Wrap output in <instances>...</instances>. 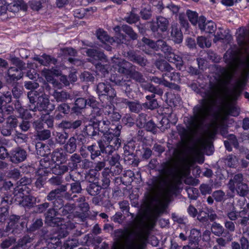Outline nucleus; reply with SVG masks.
Wrapping results in <instances>:
<instances>
[{"instance_id":"obj_1","label":"nucleus","mask_w":249,"mask_h":249,"mask_svg":"<svg viewBox=\"0 0 249 249\" xmlns=\"http://www.w3.org/2000/svg\"><path fill=\"white\" fill-rule=\"evenodd\" d=\"M97 145L93 143L87 147V153L86 155L82 154L85 158L90 155V159L95 160L100 156L103 157L105 155H112L116 150H118L121 145V139L120 137L112 138L107 137L106 136H101L97 141Z\"/></svg>"},{"instance_id":"obj_2","label":"nucleus","mask_w":249,"mask_h":249,"mask_svg":"<svg viewBox=\"0 0 249 249\" xmlns=\"http://www.w3.org/2000/svg\"><path fill=\"white\" fill-rule=\"evenodd\" d=\"M122 125L117 122L116 124L110 123L108 121H90L83 131L89 138L96 136L97 134L101 136L107 137H120Z\"/></svg>"},{"instance_id":"obj_3","label":"nucleus","mask_w":249,"mask_h":249,"mask_svg":"<svg viewBox=\"0 0 249 249\" xmlns=\"http://www.w3.org/2000/svg\"><path fill=\"white\" fill-rule=\"evenodd\" d=\"M209 86L210 90L205 92L206 98L200 100L199 104L196 105L193 108V115L190 117L188 122L191 126L195 127L197 123L203 122L207 113L212 110V108L208 106L210 102L209 99L216 93L218 84L210 81Z\"/></svg>"},{"instance_id":"obj_4","label":"nucleus","mask_w":249,"mask_h":249,"mask_svg":"<svg viewBox=\"0 0 249 249\" xmlns=\"http://www.w3.org/2000/svg\"><path fill=\"white\" fill-rule=\"evenodd\" d=\"M87 106V99L78 98L71 92L63 91V114H69L72 117L81 113L82 110Z\"/></svg>"},{"instance_id":"obj_5","label":"nucleus","mask_w":249,"mask_h":249,"mask_svg":"<svg viewBox=\"0 0 249 249\" xmlns=\"http://www.w3.org/2000/svg\"><path fill=\"white\" fill-rule=\"evenodd\" d=\"M76 205L74 203H68L64 204L63 202V238L66 237L68 230H71L75 228L73 222L75 217L82 218L83 213L75 212Z\"/></svg>"},{"instance_id":"obj_6","label":"nucleus","mask_w":249,"mask_h":249,"mask_svg":"<svg viewBox=\"0 0 249 249\" xmlns=\"http://www.w3.org/2000/svg\"><path fill=\"white\" fill-rule=\"evenodd\" d=\"M47 199L53 201V210L54 212V218L52 219L53 223L57 226L62 225L61 218L62 210V187L53 190L47 195Z\"/></svg>"},{"instance_id":"obj_7","label":"nucleus","mask_w":249,"mask_h":249,"mask_svg":"<svg viewBox=\"0 0 249 249\" xmlns=\"http://www.w3.org/2000/svg\"><path fill=\"white\" fill-rule=\"evenodd\" d=\"M96 91L99 98L103 103H111L116 96L115 89L109 83L101 82L96 85Z\"/></svg>"},{"instance_id":"obj_8","label":"nucleus","mask_w":249,"mask_h":249,"mask_svg":"<svg viewBox=\"0 0 249 249\" xmlns=\"http://www.w3.org/2000/svg\"><path fill=\"white\" fill-rule=\"evenodd\" d=\"M62 152L59 150L54 151L52 154V160L54 166L52 167L53 173L56 176L52 178L50 181L55 185H59L62 182L61 174H62Z\"/></svg>"},{"instance_id":"obj_9","label":"nucleus","mask_w":249,"mask_h":249,"mask_svg":"<svg viewBox=\"0 0 249 249\" xmlns=\"http://www.w3.org/2000/svg\"><path fill=\"white\" fill-rule=\"evenodd\" d=\"M82 190L81 183L79 181L63 185V198L70 201H78V196L76 193H79Z\"/></svg>"},{"instance_id":"obj_10","label":"nucleus","mask_w":249,"mask_h":249,"mask_svg":"<svg viewBox=\"0 0 249 249\" xmlns=\"http://www.w3.org/2000/svg\"><path fill=\"white\" fill-rule=\"evenodd\" d=\"M168 20L163 17H157L156 21H152L149 23V28L155 35L161 37L163 33L166 32L169 26Z\"/></svg>"},{"instance_id":"obj_11","label":"nucleus","mask_w":249,"mask_h":249,"mask_svg":"<svg viewBox=\"0 0 249 249\" xmlns=\"http://www.w3.org/2000/svg\"><path fill=\"white\" fill-rule=\"evenodd\" d=\"M82 161L79 154H74L68 159L67 154H63V174L69 171H72L77 167L78 164Z\"/></svg>"},{"instance_id":"obj_12","label":"nucleus","mask_w":249,"mask_h":249,"mask_svg":"<svg viewBox=\"0 0 249 249\" xmlns=\"http://www.w3.org/2000/svg\"><path fill=\"white\" fill-rule=\"evenodd\" d=\"M24 181L20 182V184L14 188L13 191L14 198L18 203L31 191V189L26 184H22Z\"/></svg>"},{"instance_id":"obj_13","label":"nucleus","mask_w":249,"mask_h":249,"mask_svg":"<svg viewBox=\"0 0 249 249\" xmlns=\"http://www.w3.org/2000/svg\"><path fill=\"white\" fill-rule=\"evenodd\" d=\"M27 156L25 150L20 147H17L10 152V161L18 164L24 161Z\"/></svg>"},{"instance_id":"obj_14","label":"nucleus","mask_w":249,"mask_h":249,"mask_svg":"<svg viewBox=\"0 0 249 249\" xmlns=\"http://www.w3.org/2000/svg\"><path fill=\"white\" fill-rule=\"evenodd\" d=\"M133 66L129 62L122 59H117L113 63L114 70L125 76H127Z\"/></svg>"},{"instance_id":"obj_15","label":"nucleus","mask_w":249,"mask_h":249,"mask_svg":"<svg viewBox=\"0 0 249 249\" xmlns=\"http://www.w3.org/2000/svg\"><path fill=\"white\" fill-rule=\"evenodd\" d=\"M53 160H51L49 156L45 157L41 159L39 161V165L36 173L38 176L43 177L47 175L51 171Z\"/></svg>"},{"instance_id":"obj_16","label":"nucleus","mask_w":249,"mask_h":249,"mask_svg":"<svg viewBox=\"0 0 249 249\" xmlns=\"http://www.w3.org/2000/svg\"><path fill=\"white\" fill-rule=\"evenodd\" d=\"M167 184V180L160 176H153L148 183L149 187L158 190H162Z\"/></svg>"},{"instance_id":"obj_17","label":"nucleus","mask_w":249,"mask_h":249,"mask_svg":"<svg viewBox=\"0 0 249 249\" xmlns=\"http://www.w3.org/2000/svg\"><path fill=\"white\" fill-rule=\"evenodd\" d=\"M120 156L118 154L112 156L108 158L109 165H110V172L113 175H119L122 171V166L119 162Z\"/></svg>"},{"instance_id":"obj_18","label":"nucleus","mask_w":249,"mask_h":249,"mask_svg":"<svg viewBox=\"0 0 249 249\" xmlns=\"http://www.w3.org/2000/svg\"><path fill=\"white\" fill-rule=\"evenodd\" d=\"M110 80L116 85H121L122 86V89L125 91L128 97L130 98L131 96H133V95L131 94L133 91L132 88L133 86L124 81L123 82L122 79H121V76L117 75L116 76L114 75L111 76Z\"/></svg>"},{"instance_id":"obj_19","label":"nucleus","mask_w":249,"mask_h":249,"mask_svg":"<svg viewBox=\"0 0 249 249\" xmlns=\"http://www.w3.org/2000/svg\"><path fill=\"white\" fill-rule=\"evenodd\" d=\"M49 100L45 95H42L38 97V102L36 106H29V109L33 111L38 110L42 111L47 109L49 104Z\"/></svg>"},{"instance_id":"obj_20","label":"nucleus","mask_w":249,"mask_h":249,"mask_svg":"<svg viewBox=\"0 0 249 249\" xmlns=\"http://www.w3.org/2000/svg\"><path fill=\"white\" fill-rule=\"evenodd\" d=\"M87 55L92 58L93 62H107V59L106 55L102 52L94 49H88L86 51Z\"/></svg>"},{"instance_id":"obj_21","label":"nucleus","mask_w":249,"mask_h":249,"mask_svg":"<svg viewBox=\"0 0 249 249\" xmlns=\"http://www.w3.org/2000/svg\"><path fill=\"white\" fill-rule=\"evenodd\" d=\"M155 96L154 94L146 96V101L142 103V106L144 110L148 109L153 110L158 108L159 104L157 99L155 98Z\"/></svg>"},{"instance_id":"obj_22","label":"nucleus","mask_w":249,"mask_h":249,"mask_svg":"<svg viewBox=\"0 0 249 249\" xmlns=\"http://www.w3.org/2000/svg\"><path fill=\"white\" fill-rule=\"evenodd\" d=\"M127 57L130 61L141 66L143 67L146 65L147 60L134 51L130 50L127 52Z\"/></svg>"},{"instance_id":"obj_23","label":"nucleus","mask_w":249,"mask_h":249,"mask_svg":"<svg viewBox=\"0 0 249 249\" xmlns=\"http://www.w3.org/2000/svg\"><path fill=\"white\" fill-rule=\"evenodd\" d=\"M159 171L160 175L173 177L176 174V169L172 166L170 161H167L161 164V169Z\"/></svg>"},{"instance_id":"obj_24","label":"nucleus","mask_w":249,"mask_h":249,"mask_svg":"<svg viewBox=\"0 0 249 249\" xmlns=\"http://www.w3.org/2000/svg\"><path fill=\"white\" fill-rule=\"evenodd\" d=\"M7 10L13 13H17L19 10L26 11L28 6L26 3L22 0L14 1L7 5Z\"/></svg>"},{"instance_id":"obj_25","label":"nucleus","mask_w":249,"mask_h":249,"mask_svg":"<svg viewBox=\"0 0 249 249\" xmlns=\"http://www.w3.org/2000/svg\"><path fill=\"white\" fill-rule=\"evenodd\" d=\"M171 36L172 37V39L176 43H180L182 41V32L181 30L180 27L177 24L172 25Z\"/></svg>"},{"instance_id":"obj_26","label":"nucleus","mask_w":249,"mask_h":249,"mask_svg":"<svg viewBox=\"0 0 249 249\" xmlns=\"http://www.w3.org/2000/svg\"><path fill=\"white\" fill-rule=\"evenodd\" d=\"M201 232L200 230H197L196 229L194 228L190 231V235L188 236V239L189 241L190 246H192L194 244V247H198L199 242L201 240Z\"/></svg>"},{"instance_id":"obj_27","label":"nucleus","mask_w":249,"mask_h":249,"mask_svg":"<svg viewBox=\"0 0 249 249\" xmlns=\"http://www.w3.org/2000/svg\"><path fill=\"white\" fill-rule=\"evenodd\" d=\"M123 102L126 105L127 107L131 112L139 113L142 110H144V108L142 106V103H141L140 102L138 101H130L127 99H123Z\"/></svg>"},{"instance_id":"obj_28","label":"nucleus","mask_w":249,"mask_h":249,"mask_svg":"<svg viewBox=\"0 0 249 249\" xmlns=\"http://www.w3.org/2000/svg\"><path fill=\"white\" fill-rule=\"evenodd\" d=\"M168 61L175 64L176 68L179 70H181L184 66V62L182 57L175 53H169L167 55Z\"/></svg>"},{"instance_id":"obj_29","label":"nucleus","mask_w":249,"mask_h":249,"mask_svg":"<svg viewBox=\"0 0 249 249\" xmlns=\"http://www.w3.org/2000/svg\"><path fill=\"white\" fill-rule=\"evenodd\" d=\"M86 190L88 193L92 196H97L100 193H102V189L100 187V185L96 182H89L87 186Z\"/></svg>"},{"instance_id":"obj_30","label":"nucleus","mask_w":249,"mask_h":249,"mask_svg":"<svg viewBox=\"0 0 249 249\" xmlns=\"http://www.w3.org/2000/svg\"><path fill=\"white\" fill-rule=\"evenodd\" d=\"M110 175L108 171H104L102 172V177H101V188L102 189V193H106V189H107L110 183Z\"/></svg>"},{"instance_id":"obj_31","label":"nucleus","mask_w":249,"mask_h":249,"mask_svg":"<svg viewBox=\"0 0 249 249\" xmlns=\"http://www.w3.org/2000/svg\"><path fill=\"white\" fill-rule=\"evenodd\" d=\"M94 65L97 72H100L102 75L105 76L106 73H108V69L110 66L108 65V61L107 62H92Z\"/></svg>"},{"instance_id":"obj_32","label":"nucleus","mask_w":249,"mask_h":249,"mask_svg":"<svg viewBox=\"0 0 249 249\" xmlns=\"http://www.w3.org/2000/svg\"><path fill=\"white\" fill-rule=\"evenodd\" d=\"M22 71L16 67H12L8 70V77L13 81H17L23 76Z\"/></svg>"},{"instance_id":"obj_33","label":"nucleus","mask_w":249,"mask_h":249,"mask_svg":"<svg viewBox=\"0 0 249 249\" xmlns=\"http://www.w3.org/2000/svg\"><path fill=\"white\" fill-rule=\"evenodd\" d=\"M223 58L225 63L229 65H233L236 62L237 59V52L231 50L230 52H227L224 55Z\"/></svg>"},{"instance_id":"obj_34","label":"nucleus","mask_w":249,"mask_h":249,"mask_svg":"<svg viewBox=\"0 0 249 249\" xmlns=\"http://www.w3.org/2000/svg\"><path fill=\"white\" fill-rule=\"evenodd\" d=\"M142 87L145 92L148 91L151 94H154L155 95L157 94L160 96L163 94V91L162 89L159 87L153 86L150 83H145L142 84Z\"/></svg>"},{"instance_id":"obj_35","label":"nucleus","mask_w":249,"mask_h":249,"mask_svg":"<svg viewBox=\"0 0 249 249\" xmlns=\"http://www.w3.org/2000/svg\"><path fill=\"white\" fill-rule=\"evenodd\" d=\"M76 149V140L74 137L70 138L67 143L63 145L65 154L67 153H73Z\"/></svg>"},{"instance_id":"obj_36","label":"nucleus","mask_w":249,"mask_h":249,"mask_svg":"<svg viewBox=\"0 0 249 249\" xmlns=\"http://www.w3.org/2000/svg\"><path fill=\"white\" fill-rule=\"evenodd\" d=\"M136 153L137 155L141 158L142 160H147L151 156L152 151L148 147L142 146L141 148L139 147L138 149H137Z\"/></svg>"},{"instance_id":"obj_37","label":"nucleus","mask_w":249,"mask_h":249,"mask_svg":"<svg viewBox=\"0 0 249 249\" xmlns=\"http://www.w3.org/2000/svg\"><path fill=\"white\" fill-rule=\"evenodd\" d=\"M126 77L132 79L139 83H143L145 80L141 72L136 71L134 66L130 70Z\"/></svg>"},{"instance_id":"obj_38","label":"nucleus","mask_w":249,"mask_h":249,"mask_svg":"<svg viewBox=\"0 0 249 249\" xmlns=\"http://www.w3.org/2000/svg\"><path fill=\"white\" fill-rule=\"evenodd\" d=\"M249 36V31L243 29L238 35L236 37L237 44L240 46H243L246 43V39Z\"/></svg>"},{"instance_id":"obj_39","label":"nucleus","mask_w":249,"mask_h":249,"mask_svg":"<svg viewBox=\"0 0 249 249\" xmlns=\"http://www.w3.org/2000/svg\"><path fill=\"white\" fill-rule=\"evenodd\" d=\"M155 65L159 70L162 72H167L169 70H173V68L164 60H157Z\"/></svg>"},{"instance_id":"obj_40","label":"nucleus","mask_w":249,"mask_h":249,"mask_svg":"<svg viewBox=\"0 0 249 249\" xmlns=\"http://www.w3.org/2000/svg\"><path fill=\"white\" fill-rule=\"evenodd\" d=\"M36 202V198L33 196L27 195L18 204L21 205L25 207H32Z\"/></svg>"},{"instance_id":"obj_41","label":"nucleus","mask_w":249,"mask_h":249,"mask_svg":"<svg viewBox=\"0 0 249 249\" xmlns=\"http://www.w3.org/2000/svg\"><path fill=\"white\" fill-rule=\"evenodd\" d=\"M181 184V181L180 179L176 180L175 183L171 185L166 191V194L168 195H177L179 192V186Z\"/></svg>"},{"instance_id":"obj_42","label":"nucleus","mask_w":249,"mask_h":249,"mask_svg":"<svg viewBox=\"0 0 249 249\" xmlns=\"http://www.w3.org/2000/svg\"><path fill=\"white\" fill-rule=\"evenodd\" d=\"M234 190H235L237 194L240 196H245L248 193V186L245 183H240L239 184H236L234 186Z\"/></svg>"},{"instance_id":"obj_43","label":"nucleus","mask_w":249,"mask_h":249,"mask_svg":"<svg viewBox=\"0 0 249 249\" xmlns=\"http://www.w3.org/2000/svg\"><path fill=\"white\" fill-rule=\"evenodd\" d=\"M121 28L122 31L124 32L131 40L137 39L138 35L134 31L131 27L126 24H124L122 26Z\"/></svg>"},{"instance_id":"obj_44","label":"nucleus","mask_w":249,"mask_h":249,"mask_svg":"<svg viewBox=\"0 0 249 249\" xmlns=\"http://www.w3.org/2000/svg\"><path fill=\"white\" fill-rule=\"evenodd\" d=\"M82 124V121L78 120L74 122L63 121V130L66 129H75Z\"/></svg>"},{"instance_id":"obj_45","label":"nucleus","mask_w":249,"mask_h":249,"mask_svg":"<svg viewBox=\"0 0 249 249\" xmlns=\"http://www.w3.org/2000/svg\"><path fill=\"white\" fill-rule=\"evenodd\" d=\"M163 77H167L168 79L174 82H177L180 80V73L175 71L174 69L173 70H169L167 72H164L162 74Z\"/></svg>"},{"instance_id":"obj_46","label":"nucleus","mask_w":249,"mask_h":249,"mask_svg":"<svg viewBox=\"0 0 249 249\" xmlns=\"http://www.w3.org/2000/svg\"><path fill=\"white\" fill-rule=\"evenodd\" d=\"M243 176L242 174H237L234 175L233 178L231 179L229 182V188L232 190L234 191V186L236 184H239L240 183H243Z\"/></svg>"},{"instance_id":"obj_47","label":"nucleus","mask_w":249,"mask_h":249,"mask_svg":"<svg viewBox=\"0 0 249 249\" xmlns=\"http://www.w3.org/2000/svg\"><path fill=\"white\" fill-rule=\"evenodd\" d=\"M79 244L78 240L76 238L71 239L68 238L63 243V248L64 249H73L78 246Z\"/></svg>"},{"instance_id":"obj_48","label":"nucleus","mask_w":249,"mask_h":249,"mask_svg":"<svg viewBox=\"0 0 249 249\" xmlns=\"http://www.w3.org/2000/svg\"><path fill=\"white\" fill-rule=\"evenodd\" d=\"M205 25V29L203 30V32L212 35H214L216 30V24L212 20H208Z\"/></svg>"},{"instance_id":"obj_49","label":"nucleus","mask_w":249,"mask_h":249,"mask_svg":"<svg viewBox=\"0 0 249 249\" xmlns=\"http://www.w3.org/2000/svg\"><path fill=\"white\" fill-rule=\"evenodd\" d=\"M186 15L191 24L195 26L196 25L199 17L197 13L188 9L186 11Z\"/></svg>"},{"instance_id":"obj_50","label":"nucleus","mask_w":249,"mask_h":249,"mask_svg":"<svg viewBox=\"0 0 249 249\" xmlns=\"http://www.w3.org/2000/svg\"><path fill=\"white\" fill-rule=\"evenodd\" d=\"M124 160L130 164H137L138 156L134 153H124Z\"/></svg>"},{"instance_id":"obj_51","label":"nucleus","mask_w":249,"mask_h":249,"mask_svg":"<svg viewBox=\"0 0 249 249\" xmlns=\"http://www.w3.org/2000/svg\"><path fill=\"white\" fill-rule=\"evenodd\" d=\"M211 231L215 235L220 236L224 232V229L220 224L214 222L212 224Z\"/></svg>"},{"instance_id":"obj_52","label":"nucleus","mask_w":249,"mask_h":249,"mask_svg":"<svg viewBox=\"0 0 249 249\" xmlns=\"http://www.w3.org/2000/svg\"><path fill=\"white\" fill-rule=\"evenodd\" d=\"M36 153L41 157L49 156L48 154L46 153L45 148L48 149V146L42 142H37L36 145Z\"/></svg>"},{"instance_id":"obj_53","label":"nucleus","mask_w":249,"mask_h":249,"mask_svg":"<svg viewBox=\"0 0 249 249\" xmlns=\"http://www.w3.org/2000/svg\"><path fill=\"white\" fill-rule=\"evenodd\" d=\"M158 126L161 131H164L170 127V121L165 116H162Z\"/></svg>"},{"instance_id":"obj_54","label":"nucleus","mask_w":249,"mask_h":249,"mask_svg":"<svg viewBox=\"0 0 249 249\" xmlns=\"http://www.w3.org/2000/svg\"><path fill=\"white\" fill-rule=\"evenodd\" d=\"M147 115L144 113H141L139 115L136 122L137 125L140 128L144 127L148 120L147 119Z\"/></svg>"},{"instance_id":"obj_55","label":"nucleus","mask_w":249,"mask_h":249,"mask_svg":"<svg viewBox=\"0 0 249 249\" xmlns=\"http://www.w3.org/2000/svg\"><path fill=\"white\" fill-rule=\"evenodd\" d=\"M42 220L40 218H37L36 220H35V221H34L32 225L30 226V227L28 228H27V230L29 231L33 232L39 229L42 226Z\"/></svg>"},{"instance_id":"obj_56","label":"nucleus","mask_w":249,"mask_h":249,"mask_svg":"<svg viewBox=\"0 0 249 249\" xmlns=\"http://www.w3.org/2000/svg\"><path fill=\"white\" fill-rule=\"evenodd\" d=\"M158 126L152 120L147 121L143 128L147 131H150L155 134L157 131Z\"/></svg>"},{"instance_id":"obj_57","label":"nucleus","mask_w":249,"mask_h":249,"mask_svg":"<svg viewBox=\"0 0 249 249\" xmlns=\"http://www.w3.org/2000/svg\"><path fill=\"white\" fill-rule=\"evenodd\" d=\"M13 129L14 128H13L9 124L5 123L2 125L0 128V132L3 136H9L11 135L13 131Z\"/></svg>"},{"instance_id":"obj_58","label":"nucleus","mask_w":249,"mask_h":249,"mask_svg":"<svg viewBox=\"0 0 249 249\" xmlns=\"http://www.w3.org/2000/svg\"><path fill=\"white\" fill-rule=\"evenodd\" d=\"M124 153H134L135 149V144L134 141H129L124 144Z\"/></svg>"},{"instance_id":"obj_59","label":"nucleus","mask_w":249,"mask_h":249,"mask_svg":"<svg viewBox=\"0 0 249 249\" xmlns=\"http://www.w3.org/2000/svg\"><path fill=\"white\" fill-rule=\"evenodd\" d=\"M33 240V239L29 235H25L18 240L17 246L14 247V249H17L18 247H22L27 243L32 242Z\"/></svg>"},{"instance_id":"obj_60","label":"nucleus","mask_w":249,"mask_h":249,"mask_svg":"<svg viewBox=\"0 0 249 249\" xmlns=\"http://www.w3.org/2000/svg\"><path fill=\"white\" fill-rule=\"evenodd\" d=\"M114 30L117 34V39L119 40L118 42L121 44H126L127 40L126 38V36L120 33V31L122 30L121 27L119 26H117L115 27Z\"/></svg>"},{"instance_id":"obj_61","label":"nucleus","mask_w":249,"mask_h":249,"mask_svg":"<svg viewBox=\"0 0 249 249\" xmlns=\"http://www.w3.org/2000/svg\"><path fill=\"white\" fill-rule=\"evenodd\" d=\"M228 114L232 116L237 117L240 114V109L234 105H230L227 108Z\"/></svg>"},{"instance_id":"obj_62","label":"nucleus","mask_w":249,"mask_h":249,"mask_svg":"<svg viewBox=\"0 0 249 249\" xmlns=\"http://www.w3.org/2000/svg\"><path fill=\"white\" fill-rule=\"evenodd\" d=\"M97 38L102 42H108L109 39V36L107 35L106 32L103 30L99 29L97 32Z\"/></svg>"},{"instance_id":"obj_63","label":"nucleus","mask_w":249,"mask_h":249,"mask_svg":"<svg viewBox=\"0 0 249 249\" xmlns=\"http://www.w3.org/2000/svg\"><path fill=\"white\" fill-rule=\"evenodd\" d=\"M16 242V239L14 237H10L5 239L0 244L2 249H6Z\"/></svg>"},{"instance_id":"obj_64","label":"nucleus","mask_w":249,"mask_h":249,"mask_svg":"<svg viewBox=\"0 0 249 249\" xmlns=\"http://www.w3.org/2000/svg\"><path fill=\"white\" fill-rule=\"evenodd\" d=\"M11 61L13 64L16 66L18 69L23 70L26 68V64L23 62L22 60L17 57H12L11 59Z\"/></svg>"}]
</instances>
